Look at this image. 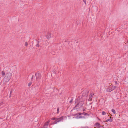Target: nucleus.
I'll use <instances>...</instances> for the list:
<instances>
[{"instance_id":"nucleus-25","label":"nucleus","mask_w":128,"mask_h":128,"mask_svg":"<svg viewBox=\"0 0 128 128\" xmlns=\"http://www.w3.org/2000/svg\"><path fill=\"white\" fill-rule=\"evenodd\" d=\"M39 43V41H38V44Z\"/></svg>"},{"instance_id":"nucleus-14","label":"nucleus","mask_w":128,"mask_h":128,"mask_svg":"<svg viewBox=\"0 0 128 128\" xmlns=\"http://www.w3.org/2000/svg\"><path fill=\"white\" fill-rule=\"evenodd\" d=\"M2 74L3 76H4L5 74V73L4 71H2Z\"/></svg>"},{"instance_id":"nucleus-22","label":"nucleus","mask_w":128,"mask_h":128,"mask_svg":"<svg viewBox=\"0 0 128 128\" xmlns=\"http://www.w3.org/2000/svg\"><path fill=\"white\" fill-rule=\"evenodd\" d=\"M72 101H73V99L72 98L71 100H70V103H71L72 102Z\"/></svg>"},{"instance_id":"nucleus-20","label":"nucleus","mask_w":128,"mask_h":128,"mask_svg":"<svg viewBox=\"0 0 128 128\" xmlns=\"http://www.w3.org/2000/svg\"><path fill=\"white\" fill-rule=\"evenodd\" d=\"M59 108H57V113H58L59 112Z\"/></svg>"},{"instance_id":"nucleus-6","label":"nucleus","mask_w":128,"mask_h":128,"mask_svg":"<svg viewBox=\"0 0 128 128\" xmlns=\"http://www.w3.org/2000/svg\"><path fill=\"white\" fill-rule=\"evenodd\" d=\"M94 95V94L92 92L90 94V95L89 96V100H92V98Z\"/></svg>"},{"instance_id":"nucleus-23","label":"nucleus","mask_w":128,"mask_h":128,"mask_svg":"<svg viewBox=\"0 0 128 128\" xmlns=\"http://www.w3.org/2000/svg\"><path fill=\"white\" fill-rule=\"evenodd\" d=\"M36 46L37 47H39L40 46L38 44H36Z\"/></svg>"},{"instance_id":"nucleus-12","label":"nucleus","mask_w":128,"mask_h":128,"mask_svg":"<svg viewBox=\"0 0 128 128\" xmlns=\"http://www.w3.org/2000/svg\"><path fill=\"white\" fill-rule=\"evenodd\" d=\"M116 88V86H113L111 88L112 90H114Z\"/></svg>"},{"instance_id":"nucleus-16","label":"nucleus","mask_w":128,"mask_h":128,"mask_svg":"<svg viewBox=\"0 0 128 128\" xmlns=\"http://www.w3.org/2000/svg\"><path fill=\"white\" fill-rule=\"evenodd\" d=\"M102 115H104L106 114V113L104 111H103L102 112Z\"/></svg>"},{"instance_id":"nucleus-4","label":"nucleus","mask_w":128,"mask_h":128,"mask_svg":"<svg viewBox=\"0 0 128 128\" xmlns=\"http://www.w3.org/2000/svg\"><path fill=\"white\" fill-rule=\"evenodd\" d=\"M35 76H36V80L37 81L38 80V79H40L41 77V74L39 72H37Z\"/></svg>"},{"instance_id":"nucleus-21","label":"nucleus","mask_w":128,"mask_h":128,"mask_svg":"<svg viewBox=\"0 0 128 128\" xmlns=\"http://www.w3.org/2000/svg\"><path fill=\"white\" fill-rule=\"evenodd\" d=\"M83 1L85 3V4H86V1L84 0H83Z\"/></svg>"},{"instance_id":"nucleus-8","label":"nucleus","mask_w":128,"mask_h":128,"mask_svg":"<svg viewBox=\"0 0 128 128\" xmlns=\"http://www.w3.org/2000/svg\"><path fill=\"white\" fill-rule=\"evenodd\" d=\"M95 125L96 126V127H100L103 126H102L98 122H96V123Z\"/></svg>"},{"instance_id":"nucleus-26","label":"nucleus","mask_w":128,"mask_h":128,"mask_svg":"<svg viewBox=\"0 0 128 128\" xmlns=\"http://www.w3.org/2000/svg\"><path fill=\"white\" fill-rule=\"evenodd\" d=\"M85 109H84L83 110V111H84Z\"/></svg>"},{"instance_id":"nucleus-11","label":"nucleus","mask_w":128,"mask_h":128,"mask_svg":"<svg viewBox=\"0 0 128 128\" xmlns=\"http://www.w3.org/2000/svg\"><path fill=\"white\" fill-rule=\"evenodd\" d=\"M112 91L111 88L110 87H109L108 89V91L109 92H111Z\"/></svg>"},{"instance_id":"nucleus-24","label":"nucleus","mask_w":128,"mask_h":128,"mask_svg":"<svg viewBox=\"0 0 128 128\" xmlns=\"http://www.w3.org/2000/svg\"><path fill=\"white\" fill-rule=\"evenodd\" d=\"M34 77V75H33L32 76V78H31V80H32L33 79V78Z\"/></svg>"},{"instance_id":"nucleus-9","label":"nucleus","mask_w":128,"mask_h":128,"mask_svg":"<svg viewBox=\"0 0 128 128\" xmlns=\"http://www.w3.org/2000/svg\"><path fill=\"white\" fill-rule=\"evenodd\" d=\"M50 122V120H48L47 122H46L44 125V126H47L48 124Z\"/></svg>"},{"instance_id":"nucleus-3","label":"nucleus","mask_w":128,"mask_h":128,"mask_svg":"<svg viewBox=\"0 0 128 128\" xmlns=\"http://www.w3.org/2000/svg\"><path fill=\"white\" fill-rule=\"evenodd\" d=\"M81 114L84 115V116L89 115L87 113L84 112L83 113H80L76 114L74 115V116H76V118H82V117L80 116Z\"/></svg>"},{"instance_id":"nucleus-13","label":"nucleus","mask_w":128,"mask_h":128,"mask_svg":"<svg viewBox=\"0 0 128 128\" xmlns=\"http://www.w3.org/2000/svg\"><path fill=\"white\" fill-rule=\"evenodd\" d=\"M112 111L113 113L114 114H116V111L114 109H112Z\"/></svg>"},{"instance_id":"nucleus-5","label":"nucleus","mask_w":128,"mask_h":128,"mask_svg":"<svg viewBox=\"0 0 128 128\" xmlns=\"http://www.w3.org/2000/svg\"><path fill=\"white\" fill-rule=\"evenodd\" d=\"M11 74L10 73H8L6 74V78L9 81L11 77Z\"/></svg>"},{"instance_id":"nucleus-1","label":"nucleus","mask_w":128,"mask_h":128,"mask_svg":"<svg viewBox=\"0 0 128 128\" xmlns=\"http://www.w3.org/2000/svg\"><path fill=\"white\" fill-rule=\"evenodd\" d=\"M63 119V117L62 116L59 118H52L51 119L53 120H55L51 124H57L58 122L61 121H62Z\"/></svg>"},{"instance_id":"nucleus-10","label":"nucleus","mask_w":128,"mask_h":128,"mask_svg":"<svg viewBox=\"0 0 128 128\" xmlns=\"http://www.w3.org/2000/svg\"><path fill=\"white\" fill-rule=\"evenodd\" d=\"M108 121H109L110 122L112 121V118L111 117H110L109 119H108L105 121L106 122H107Z\"/></svg>"},{"instance_id":"nucleus-17","label":"nucleus","mask_w":128,"mask_h":128,"mask_svg":"<svg viewBox=\"0 0 128 128\" xmlns=\"http://www.w3.org/2000/svg\"><path fill=\"white\" fill-rule=\"evenodd\" d=\"M80 128H89L88 126L81 127Z\"/></svg>"},{"instance_id":"nucleus-15","label":"nucleus","mask_w":128,"mask_h":128,"mask_svg":"<svg viewBox=\"0 0 128 128\" xmlns=\"http://www.w3.org/2000/svg\"><path fill=\"white\" fill-rule=\"evenodd\" d=\"M28 44L27 42H26L25 44V46H27Z\"/></svg>"},{"instance_id":"nucleus-19","label":"nucleus","mask_w":128,"mask_h":128,"mask_svg":"<svg viewBox=\"0 0 128 128\" xmlns=\"http://www.w3.org/2000/svg\"><path fill=\"white\" fill-rule=\"evenodd\" d=\"M32 84V83L31 82H30L28 83V86H30Z\"/></svg>"},{"instance_id":"nucleus-18","label":"nucleus","mask_w":128,"mask_h":128,"mask_svg":"<svg viewBox=\"0 0 128 128\" xmlns=\"http://www.w3.org/2000/svg\"><path fill=\"white\" fill-rule=\"evenodd\" d=\"M12 93V90L10 91V96L9 97H11V93Z\"/></svg>"},{"instance_id":"nucleus-27","label":"nucleus","mask_w":128,"mask_h":128,"mask_svg":"<svg viewBox=\"0 0 128 128\" xmlns=\"http://www.w3.org/2000/svg\"><path fill=\"white\" fill-rule=\"evenodd\" d=\"M116 83V84H117V82H116V83Z\"/></svg>"},{"instance_id":"nucleus-7","label":"nucleus","mask_w":128,"mask_h":128,"mask_svg":"<svg viewBox=\"0 0 128 128\" xmlns=\"http://www.w3.org/2000/svg\"><path fill=\"white\" fill-rule=\"evenodd\" d=\"M46 38H50L51 37V34L49 32H48L46 36Z\"/></svg>"},{"instance_id":"nucleus-2","label":"nucleus","mask_w":128,"mask_h":128,"mask_svg":"<svg viewBox=\"0 0 128 128\" xmlns=\"http://www.w3.org/2000/svg\"><path fill=\"white\" fill-rule=\"evenodd\" d=\"M84 102L82 101L79 102L74 108V110H77L81 108L84 104Z\"/></svg>"}]
</instances>
